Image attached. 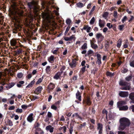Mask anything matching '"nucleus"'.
<instances>
[{
  "label": "nucleus",
  "instance_id": "1",
  "mask_svg": "<svg viewBox=\"0 0 134 134\" xmlns=\"http://www.w3.org/2000/svg\"><path fill=\"white\" fill-rule=\"evenodd\" d=\"M18 6L21 9L25 8L21 2H19L18 3H17L15 1H13L11 7L9 9V11L10 13L12 15V18L13 20V21L18 24L20 22V18L23 15V11L22 9H18L17 7ZM21 26L19 24H16L15 25L13 32L16 33L18 31L21 30Z\"/></svg>",
  "mask_w": 134,
  "mask_h": 134
},
{
  "label": "nucleus",
  "instance_id": "2",
  "mask_svg": "<svg viewBox=\"0 0 134 134\" xmlns=\"http://www.w3.org/2000/svg\"><path fill=\"white\" fill-rule=\"evenodd\" d=\"M41 15L43 20L47 23H49L53 26L56 25V23L53 20H52L53 17L47 8L41 13Z\"/></svg>",
  "mask_w": 134,
  "mask_h": 134
},
{
  "label": "nucleus",
  "instance_id": "3",
  "mask_svg": "<svg viewBox=\"0 0 134 134\" xmlns=\"http://www.w3.org/2000/svg\"><path fill=\"white\" fill-rule=\"evenodd\" d=\"M120 125L118 128L119 130H123L129 127L130 124L129 120L126 118H122L120 120Z\"/></svg>",
  "mask_w": 134,
  "mask_h": 134
},
{
  "label": "nucleus",
  "instance_id": "4",
  "mask_svg": "<svg viewBox=\"0 0 134 134\" xmlns=\"http://www.w3.org/2000/svg\"><path fill=\"white\" fill-rule=\"evenodd\" d=\"M119 84L120 85L124 86V87L120 88L121 90H129L131 88V84L130 83H127L126 82H124L122 80L120 81Z\"/></svg>",
  "mask_w": 134,
  "mask_h": 134
},
{
  "label": "nucleus",
  "instance_id": "5",
  "mask_svg": "<svg viewBox=\"0 0 134 134\" xmlns=\"http://www.w3.org/2000/svg\"><path fill=\"white\" fill-rule=\"evenodd\" d=\"M28 5L30 9H33L35 13H37L39 10V7L37 5V2L33 1L31 2L28 3Z\"/></svg>",
  "mask_w": 134,
  "mask_h": 134
},
{
  "label": "nucleus",
  "instance_id": "6",
  "mask_svg": "<svg viewBox=\"0 0 134 134\" xmlns=\"http://www.w3.org/2000/svg\"><path fill=\"white\" fill-rule=\"evenodd\" d=\"M33 15L31 14L29 15V20L26 19L25 20V24L27 26L31 28L33 25L32 21L33 20Z\"/></svg>",
  "mask_w": 134,
  "mask_h": 134
},
{
  "label": "nucleus",
  "instance_id": "7",
  "mask_svg": "<svg viewBox=\"0 0 134 134\" xmlns=\"http://www.w3.org/2000/svg\"><path fill=\"white\" fill-rule=\"evenodd\" d=\"M65 68V67L64 66H63L62 68L60 69V70L61 71V72H57L54 76V79L56 80L58 79L59 77L60 76L61 74H62L63 70H64Z\"/></svg>",
  "mask_w": 134,
  "mask_h": 134
},
{
  "label": "nucleus",
  "instance_id": "8",
  "mask_svg": "<svg viewBox=\"0 0 134 134\" xmlns=\"http://www.w3.org/2000/svg\"><path fill=\"white\" fill-rule=\"evenodd\" d=\"M119 94L120 97L125 98L128 97L129 95V93L127 91H120L119 92Z\"/></svg>",
  "mask_w": 134,
  "mask_h": 134
},
{
  "label": "nucleus",
  "instance_id": "9",
  "mask_svg": "<svg viewBox=\"0 0 134 134\" xmlns=\"http://www.w3.org/2000/svg\"><path fill=\"white\" fill-rule=\"evenodd\" d=\"M97 129L99 130V134H102L103 131V125L100 123H98L97 125Z\"/></svg>",
  "mask_w": 134,
  "mask_h": 134
},
{
  "label": "nucleus",
  "instance_id": "10",
  "mask_svg": "<svg viewBox=\"0 0 134 134\" xmlns=\"http://www.w3.org/2000/svg\"><path fill=\"white\" fill-rule=\"evenodd\" d=\"M96 37L97 39H100L101 41H102L104 39V37L102 34L100 33H97L96 35Z\"/></svg>",
  "mask_w": 134,
  "mask_h": 134
},
{
  "label": "nucleus",
  "instance_id": "11",
  "mask_svg": "<svg viewBox=\"0 0 134 134\" xmlns=\"http://www.w3.org/2000/svg\"><path fill=\"white\" fill-rule=\"evenodd\" d=\"M76 37L74 35H72L70 37H66L64 38V40L66 41H71L72 40H75Z\"/></svg>",
  "mask_w": 134,
  "mask_h": 134
},
{
  "label": "nucleus",
  "instance_id": "12",
  "mask_svg": "<svg viewBox=\"0 0 134 134\" xmlns=\"http://www.w3.org/2000/svg\"><path fill=\"white\" fill-rule=\"evenodd\" d=\"M76 59H72L71 62L69 63V64L70 67L72 68L75 67L76 64Z\"/></svg>",
  "mask_w": 134,
  "mask_h": 134
},
{
  "label": "nucleus",
  "instance_id": "13",
  "mask_svg": "<svg viewBox=\"0 0 134 134\" xmlns=\"http://www.w3.org/2000/svg\"><path fill=\"white\" fill-rule=\"evenodd\" d=\"M91 29V28L88 25H86L84 26L83 27L82 30H86L87 32H90Z\"/></svg>",
  "mask_w": 134,
  "mask_h": 134
},
{
  "label": "nucleus",
  "instance_id": "14",
  "mask_svg": "<svg viewBox=\"0 0 134 134\" xmlns=\"http://www.w3.org/2000/svg\"><path fill=\"white\" fill-rule=\"evenodd\" d=\"M72 118H75L76 119H79L80 120H82V119L81 117L77 113H74L72 114Z\"/></svg>",
  "mask_w": 134,
  "mask_h": 134
},
{
  "label": "nucleus",
  "instance_id": "15",
  "mask_svg": "<svg viewBox=\"0 0 134 134\" xmlns=\"http://www.w3.org/2000/svg\"><path fill=\"white\" fill-rule=\"evenodd\" d=\"M119 108L120 110H126L128 109V107L127 105L117 107Z\"/></svg>",
  "mask_w": 134,
  "mask_h": 134
},
{
  "label": "nucleus",
  "instance_id": "16",
  "mask_svg": "<svg viewBox=\"0 0 134 134\" xmlns=\"http://www.w3.org/2000/svg\"><path fill=\"white\" fill-rule=\"evenodd\" d=\"M42 89V87L41 86L38 87L36 89L35 92L36 93L38 94L40 93Z\"/></svg>",
  "mask_w": 134,
  "mask_h": 134
},
{
  "label": "nucleus",
  "instance_id": "17",
  "mask_svg": "<svg viewBox=\"0 0 134 134\" xmlns=\"http://www.w3.org/2000/svg\"><path fill=\"white\" fill-rule=\"evenodd\" d=\"M10 43L11 46H15L17 43L16 40L14 39H12L10 41Z\"/></svg>",
  "mask_w": 134,
  "mask_h": 134
},
{
  "label": "nucleus",
  "instance_id": "18",
  "mask_svg": "<svg viewBox=\"0 0 134 134\" xmlns=\"http://www.w3.org/2000/svg\"><path fill=\"white\" fill-rule=\"evenodd\" d=\"M105 25V22L104 20L99 19V25L100 27H104Z\"/></svg>",
  "mask_w": 134,
  "mask_h": 134
},
{
  "label": "nucleus",
  "instance_id": "19",
  "mask_svg": "<svg viewBox=\"0 0 134 134\" xmlns=\"http://www.w3.org/2000/svg\"><path fill=\"white\" fill-rule=\"evenodd\" d=\"M54 128L52 127V126L50 125L47 126L46 127V129L47 130H48L50 132H52L53 131Z\"/></svg>",
  "mask_w": 134,
  "mask_h": 134
},
{
  "label": "nucleus",
  "instance_id": "20",
  "mask_svg": "<svg viewBox=\"0 0 134 134\" xmlns=\"http://www.w3.org/2000/svg\"><path fill=\"white\" fill-rule=\"evenodd\" d=\"M76 98L78 99L80 101H81V96L80 95V92L79 91H78L76 93Z\"/></svg>",
  "mask_w": 134,
  "mask_h": 134
},
{
  "label": "nucleus",
  "instance_id": "21",
  "mask_svg": "<svg viewBox=\"0 0 134 134\" xmlns=\"http://www.w3.org/2000/svg\"><path fill=\"white\" fill-rule=\"evenodd\" d=\"M33 114L31 113L30 114L27 118V120L30 122H31L33 120L32 117Z\"/></svg>",
  "mask_w": 134,
  "mask_h": 134
},
{
  "label": "nucleus",
  "instance_id": "22",
  "mask_svg": "<svg viewBox=\"0 0 134 134\" xmlns=\"http://www.w3.org/2000/svg\"><path fill=\"white\" fill-rule=\"evenodd\" d=\"M126 102L125 101H121L117 102V107L121 106L124 104H126Z\"/></svg>",
  "mask_w": 134,
  "mask_h": 134
},
{
  "label": "nucleus",
  "instance_id": "23",
  "mask_svg": "<svg viewBox=\"0 0 134 134\" xmlns=\"http://www.w3.org/2000/svg\"><path fill=\"white\" fill-rule=\"evenodd\" d=\"M35 82V79L31 81L29 84L26 86V88H31L32 87L33 85L34 84Z\"/></svg>",
  "mask_w": 134,
  "mask_h": 134
},
{
  "label": "nucleus",
  "instance_id": "24",
  "mask_svg": "<svg viewBox=\"0 0 134 134\" xmlns=\"http://www.w3.org/2000/svg\"><path fill=\"white\" fill-rule=\"evenodd\" d=\"M24 81H19L17 84V86L18 87H20L22 86V85L24 83Z\"/></svg>",
  "mask_w": 134,
  "mask_h": 134
},
{
  "label": "nucleus",
  "instance_id": "25",
  "mask_svg": "<svg viewBox=\"0 0 134 134\" xmlns=\"http://www.w3.org/2000/svg\"><path fill=\"white\" fill-rule=\"evenodd\" d=\"M55 85L52 83H51L48 86V88L50 89H53L55 87Z\"/></svg>",
  "mask_w": 134,
  "mask_h": 134
},
{
  "label": "nucleus",
  "instance_id": "26",
  "mask_svg": "<svg viewBox=\"0 0 134 134\" xmlns=\"http://www.w3.org/2000/svg\"><path fill=\"white\" fill-rule=\"evenodd\" d=\"M122 42L121 39H119L118 41V43L117 44V46L118 47L120 48L121 45V44Z\"/></svg>",
  "mask_w": 134,
  "mask_h": 134
},
{
  "label": "nucleus",
  "instance_id": "27",
  "mask_svg": "<svg viewBox=\"0 0 134 134\" xmlns=\"http://www.w3.org/2000/svg\"><path fill=\"white\" fill-rule=\"evenodd\" d=\"M106 75L108 76L112 77L114 75V73H112L109 71H107L106 73Z\"/></svg>",
  "mask_w": 134,
  "mask_h": 134
},
{
  "label": "nucleus",
  "instance_id": "28",
  "mask_svg": "<svg viewBox=\"0 0 134 134\" xmlns=\"http://www.w3.org/2000/svg\"><path fill=\"white\" fill-rule=\"evenodd\" d=\"M46 70L47 73L48 74H49L51 71L50 67L49 66H47Z\"/></svg>",
  "mask_w": 134,
  "mask_h": 134
},
{
  "label": "nucleus",
  "instance_id": "29",
  "mask_svg": "<svg viewBox=\"0 0 134 134\" xmlns=\"http://www.w3.org/2000/svg\"><path fill=\"white\" fill-rule=\"evenodd\" d=\"M77 5L78 7L81 8L84 6L83 4L82 3L79 2L77 4Z\"/></svg>",
  "mask_w": 134,
  "mask_h": 134
},
{
  "label": "nucleus",
  "instance_id": "30",
  "mask_svg": "<svg viewBox=\"0 0 134 134\" xmlns=\"http://www.w3.org/2000/svg\"><path fill=\"white\" fill-rule=\"evenodd\" d=\"M4 16H2L1 13H0V24H2L3 21Z\"/></svg>",
  "mask_w": 134,
  "mask_h": 134
},
{
  "label": "nucleus",
  "instance_id": "31",
  "mask_svg": "<svg viewBox=\"0 0 134 134\" xmlns=\"http://www.w3.org/2000/svg\"><path fill=\"white\" fill-rule=\"evenodd\" d=\"M110 40H106L105 42V47L108 48L109 47V42Z\"/></svg>",
  "mask_w": 134,
  "mask_h": 134
},
{
  "label": "nucleus",
  "instance_id": "32",
  "mask_svg": "<svg viewBox=\"0 0 134 134\" xmlns=\"http://www.w3.org/2000/svg\"><path fill=\"white\" fill-rule=\"evenodd\" d=\"M40 125L38 123H37L35 124V127L36 128V129L37 131L40 130H41L40 129L38 128V127Z\"/></svg>",
  "mask_w": 134,
  "mask_h": 134
},
{
  "label": "nucleus",
  "instance_id": "33",
  "mask_svg": "<svg viewBox=\"0 0 134 134\" xmlns=\"http://www.w3.org/2000/svg\"><path fill=\"white\" fill-rule=\"evenodd\" d=\"M87 48V44L86 43H84L81 47V49L83 50Z\"/></svg>",
  "mask_w": 134,
  "mask_h": 134
},
{
  "label": "nucleus",
  "instance_id": "34",
  "mask_svg": "<svg viewBox=\"0 0 134 134\" xmlns=\"http://www.w3.org/2000/svg\"><path fill=\"white\" fill-rule=\"evenodd\" d=\"M86 103L88 105H90L91 103V102L90 101V98H88L86 100Z\"/></svg>",
  "mask_w": 134,
  "mask_h": 134
},
{
  "label": "nucleus",
  "instance_id": "35",
  "mask_svg": "<svg viewBox=\"0 0 134 134\" xmlns=\"http://www.w3.org/2000/svg\"><path fill=\"white\" fill-rule=\"evenodd\" d=\"M95 21V18L94 17H93L91 20L90 23V24H93Z\"/></svg>",
  "mask_w": 134,
  "mask_h": 134
},
{
  "label": "nucleus",
  "instance_id": "36",
  "mask_svg": "<svg viewBox=\"0 0 134 134\" xmlns=\"http://www.w3.org/2000/svg\"><path fill=\"white\" fill-rule=\"evenodd\" d=\"M15 84L14 82H11L8 85V88L10 89L12 87L15 85Z\"/></svg>",
  "mask_w": 134,
  "mask_h": 134
},
{
  "label": "nucleus",
  "instance_id": "37",
  "mask_svg": "<svg viewBox=\"0 0 134 134\" xmlns=\"http://www.w3.org/2000/svg\"><path fill=\"white\" fill-rule=\"evenodd\" d=\"M7 123L10 126H12L13 125V122L10 120H8L7 121Z\"/></svg>",
  "mask_w": 134,
  "mask_h": 134
},
{
  "label": "nucleus",
  "instance_id": "38",
  "mask_svg": "<svg viewBox=\"0 0 134 134\" xmlns=\"http://www.w3.org/2000/svg\"><path fill=\"white\" fill-rule=\"evenodd\" d=\"M86 68V66H84L82 67L81 68V70L80 71V72L82 73H83L85 71Z\"/></svg>",
  "mask_w": 134,
  "mask_h": 134
},
{
  "label": "nucleus",
  "instance_id": "39",
  "mask_svg": "<svg viewBox=\"0 0 134 134\" xmlns=\"http://www.w3.org/2000/svg\"><path fill=\"white\" fill-rule=\"evenodd\" d=\"M129 98L130 99L134 98V92H132L130 94Z\"/></svg>",
  "mask_w": 134,
  "mask_h": 134
},
{
  "label": "nucleus",
  "instance_id": "40",
  "mask_svg": "<svg viewBox=\"0 0 134 134\" xmlns=\"http://www.w3.org/2000/svg\"><path fill=\"white\" fill-rule=\"evenodd\" d=\"M109 13L107 12H105L104 13H103V17L106 18L108 16V15Z\"/></svg>",
  "mask_w": 134,
  "mask_h": 134
},
{
  "label": "nucleus",
  "instance_id": "41",
  "mask_svg": "<svg viewBox=\"0 0 134 134\" xmlns=\"http://www.w3.org/2000/svg\"><path fill=\"white\" fill-rule=\"evenodd\" d=\"M132 79V76L131 75H130L127 76L125 78V80L126 81H129L130 80Z\"/></svg>",
  "mask_w": 134,
  "mask_h": 134
},
{
  "label": "nucleus",
  "instance_id": "42",
  "mask_svg": "<svg viewBox=\"0 0 134 134\" xmlns=\"http://www.w3.org/2000/svg\"><path fill=\"white\" fill-rule=\"evenodd\" d=\"M96 41L95 39L94 38H92V40H91L90 41V43L91 44V45H92L94 44L96 42Z\"/></svg>",
  "mask_w": 134,
  "mask_h": 134
},
{
  "label": "nucleus",
  "instance_id": "43",
  "mask_svg": "<svg viewBox=\"0 0 134 134\" xmlns=\"http://www.w3.org/2000/svg\"><path fill=\"white\" fill-rule=\"evenodd\" d=\"M91 47L92 48L94 49H96L98 47V46L96 44H94L91 45Z\"/></svg>",
  "mask_w": 134,
  "mask_h": 134
},
{
  "label": "nucleus",
  "instance_id": "44",
  "mask_svg": "<svg viewBox=\"0 0 134 134\" xmlns=\"http://www.w3.org/2000/svg\"><path fill=\"white\" fill-rule=\"evenodd\" d=\"M124 25H120L118 27L119 29L120 30V31H122L123 28H124Z\"/></svg>",
  "mask_w": 134,
  "mask_h": 134
},
{
  "label": "nucleus",
  "instance_id": "45",
  "mask_svg": "<svg viewBox=\"0 0 134 134\" xmlns=\"http://www.w3.org/2000/svg\"><path fill=\"white\" fill-rule=\"evenodd\" d=\"M127 19V18L126 16H125L122 20V22L123 23H124Z\"/></svg>",
  "mask_w": 134,
  "mask_h": 134
},
{
  "label": "nucleus",
  "instance_id": "46",
  "mask_svg": "<svg viewBox=\"0 0 134 134\" xmlns=\"http://www.w3.org/2000/svg\"><path fill=\"white\" fill-rule=\"evenodd\" d=\"M107 26L108 27L109 29H110L113 27V25L111 24L110 23H108L107 24Z\"/></svg>",
  "mask_w": 134,
  "mask_h": 134
},
{
  "label": "nucleus",
  "instance_id": "47",
  "mask_svg": "<svg viewBox=\"0 0 134 134\" xmlns=\"http://www.w3.org/2000/svg\"><path fill=\"white\" fill-rule=\"evenodd\" d=\"M95 8H96V6L95 5L94 6L90 12V14H91L92 13V12L95 10Z\"/></svg>",
  "mask_w": 134,
  "mask_h": 134
},
{
  "label": "nucleus",
  "instance_id": "48",
  "mask_svg": "<svg viewBox=\"0 0 134 134\" xmlns=\"http://www.w3.org/2000/svg\"><path fill=\"white\" fill-rule=\"evenodd\" d=\"M23 76V74L21 73H19L18 74L17 77L19 78H21Z\"/></svg>",
  "mask_w": 134,
  "mask_h": 134
},
{
  "label": "nucleus",
  "instance_id": "49",
  "mask_svg": "<svg viewBox=\"0 0 134 134\" xmlns=\"http://www.w3.org/2000/svg\"><path fill=\"white\" fill-rule=\"evenodd\" d=\"M58 49H57L53 51H52V52L54 54H57L58 53Z\"/></svg>",
  "mask_w": 134,
  "mask_h": 134
},
{
  "label": "nucleus",
  "instance_id": "50",
  "mask_svg": "<svg viewBox=\"0 0 134 134\" xmlns=\"http://www.w3.org/2000/svg\"><path fill=\"white\" fill-rule=\"evenodd\" d=\"M23 111V110L21 109H17L16 111V112L18 113H21Z\"/></svg>",
  "mask_w": 134,
  "mask_h": 134
},
{
  "label": "nucleus",
  "instance_id": "51",
  "mask_svg": "<svg viewBox=\"0 0 134 134\" xmlns=\"http://www.w3.org/2000/svg\"><path fill=\"white\" fill-rule=\"evenodd\" d=\"M127 71L128 70L127 69L124 68L122 70L121 72L122 73H126Z\"/></svg>",
  "mask_w": 134,
  "mask_h": 134
},
{
  "label": "nucleus",
  "instance_id": "52",
  "mask_svg": "<svg viewBox=\"0 0 134 134\" xmlns=\"http://www.w3.org/2000/svg\"><path fill=\"white\" fill-rule=\"evenodd\" d=\"M93 51L91 50H89L87 52V54L89 55L93 53Z\"/></svg>",
  "mask_w": 134,
  "mask_h": 134
},
{
  "label": "nucleus",
  "instance_id": "53",
  "mask_svg": "<svg viewBox=\"0 0 134 134\" xmlns=\"http://www.w3.org/2000/svg\"><path fill=\"white\" fill-rule=\"evenodd\" d=\"M42 79L41 78H39L37 82L36 83V84H38L40 83L42 81Z\"/></svg>",
  "mask_w": 134,
  "mask_h": 134
},
{
  "label": "nucleus",
  "instance_id": "54",
  "mask_svg": "<svg viewBox=\"0 0 134 134\" xmlns=\"http://www.w3.org/2000/svg\"><path fill=\"white\" fill-rule=\"evenodd\" d=\"M51 108L54 110H56L57 109V107L54 105H53L51 106Z\"/></svg>",
  "mask_w": 134,
  "mask_h": 134
},
{
  "label": "nucleus",
  "instance_id": "55",
  "mask_svg": "<svg viewBox=\"0 0 134 134\" xmlns=\"http://www.w3.org/2000/svg\"><path fill=\"white\" fill-rule=\"evenodd\" d=\"M130 65L131 66L134 67V60L130 62Z\"/></svg>",
  "mask_w": 134,
  "mask_h": 134
},
{
  "label": "nucleus",
  "instance_id": "56",
  "mask_svg": "<svg viewBox=\"0 0 134 134\" xmlns=\"http://www.w3.org/2000/svg\"><path fill=\"white\" fill-rule=\"evenodd\" d=\"M117 12L116 11L114 12V16L115 18L117 17Z\"/></svg>",
  "mask_w": 134,
  "mask_h": 134
},
{
  "label": "nucleus",
  "instance_id": "57",
  "mask_svg": "<svg viewBox=\"0 0 134 134\" xmlns=\"http://www.w3.org/2000/svg\"><path fill=\"white\" fill-rule=\"evenodd\" d=\"M66 22L68 24H70L71 22V21L70 19H68L66 20Z\"/></svg>",
  "mask_w": 134,
  "mask_h": 134
},
{
  "label": "nucleus",
  "instance_id": "58",
  "mask_svg": "<svg viewBox=\"0 0 134 134\" xmlns=\"http://www.w3.org/2000/svg\"><path fill=\"white\" fill-rule=\"evenodd\" d=\"M129 108L132 111L134 112V105L130 106Z\"/></svg>",
  "mask_w": 134,
  "mask_h": 134
},
{
  "label": "nucleus",
  "instance_id": "59",
  "mask_svg": "<svg viewBox=\"0 0 134 134\" xmlns=\"http://www.w3.org/2000/svg\"><path fill=\"white\" fill-rule=\"evenodd\" d=\"M73 131V127L71 126L69 129L70 133L71 134H72Z\"/></svg>",
  "mask_w": 134,
  "mask_h": 134
},
{
  "label": "nucleus",
  "instance_id": "60",
  "mask_svg": "<svg viewBox=\"0 0 134 134\" xmlns=\"http://www.w3.org/2000/svg\"><path fill=\"white\" fill-rule=\"evenodd\" d=\"M102 112L103 114H106V118H107V114L108 113V111H107L106 110L104 109L103 111Z\"/></svg>",
  "mask_w": 134,
  "mask_h": 134
},
{
  "label": "nucleus",
  "instance_id": "61",
  "mask_svg": "<svg viewBox=\"0 0 134 134\" xmlns=\"http://www.w3.org/2000/svg\"><path fill=\"white\" fill-rule=\"evenodd\" d=\"M70 26H68L66 28V31L65 32V34H66L68 32V31H69L70 29Z\"/></svg>",
  "mask_w": 134,
  "mask_h": 134
},
{
  "label": "nucleus",
  "instance_id": "62",
  "mask_svg": "<svg viewBox=\"0 0 134 134\" xmlns=\"http://www.w3.org/2000/svg\"><path fill=\"white\" fill-rule=\"evenodd\" d=\"M62 129L63 130V132H65L66 129V127L65 126H64L62 127Z\"/></svg>",
  "mask_w": 134,
  "mask_h": 134
},
{
  "label": "nucleus",
  "instance_id": "63",
  "mask_svg": "<svg viewBox=\"0 0 134 134\" xmlns=\"http://www.w3.org/2000/svg\"><path fill=\"white\" fill-rule=\"evenodd\" d=\"M96 55L97 56V57L98 59L101 58V56L100 54L98 53H96Z\"/></svg>",
  "mask_w": 134,
  "mask_h": 134
},
{
  "label": "nucleus",
  "instance_id": "64",
  "mask_svg": "<svg viewBox=\"0 0 134 134\" xmlns=\"http://www.w3.org/2000/svg\"><path fill=\"white\" fill-rule=\"evenodd\" d=\"M47 116L49 118H51L52 116V113L50 112H48V113Z\"/></svg>",
  "mask_w": 134,
  "mask_h": 134
}]
</instances>
